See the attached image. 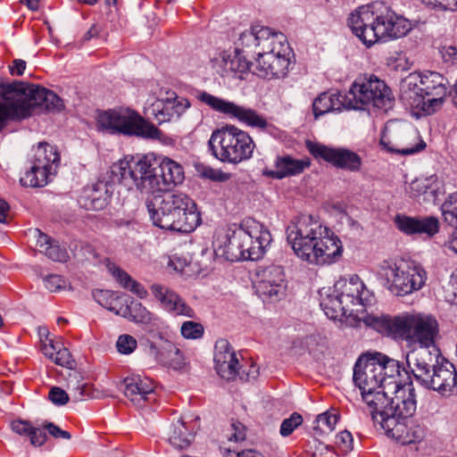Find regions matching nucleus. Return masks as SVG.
I'll return each instance as SVG.
<instances>
[{
	"instance_id": "nucleus-1",
	"label": "nucleus",
	"mask_w": 457,
	"mask_h": 457,
	"mask_svg": "<svg viewBox=\"0 0 457 457\" xmlns=\"http://www.w3.org/2000/svg\"><path fill=\"white\" fill-rule=\"evenodd\" d=\"M320 296V305L331 320L354 315L378 333L395 339L401 337L403 314L391 317L368 313L366 308L372 305L375 296L357 275L349 280L340 279L332 287L322 288Z\"/></svg>"
},
{
	"instance_id": "nucleus-2",
	"label": "nucleus",
	"mask_w": 457,
	"mask_h": 457,
	"mask_svg": "<svg viewBox=\"0 0 457 457\" xmlns=\"http://www.w3.org/2000/svg\"><path fill=\"white\" fill-rule=\"evenodd\" d=\"M286 233L296 256L311 264L331 263L342 254L338 237L312 215L297 217L287 226Z\"/></svg>"
},
{
	"instance_id": "nucleus-3",
	"label": "nucleus",
	"mask_w": 457,
	"mask_h": 457,
	"mask_svg": "<svg viewBox=\"0 0 457 457\" xmlns=\"http://www.w3.org/2000/svg\"><path fill=\"white\" fill-rule=\"evenodd\" d=\"M348 26L367 47L403 37L411 29L410 21L384 2L359 7L348 18Z\"/></svg>"
},
{
	"instance_id": "nucleus-4",
	"label": "nucleus",
	"mask_w": 457,
	"mask_h": 457,
	"mask_svg": "<svg viewBox=\"0 0 457 457\" xmlns=\"http://www.w3.org/2000/svg\"><path fill=\"white\" fill-rule=\"evenodd\" d=\"M62 100L52 90L14 80L0 82V132L9 120L25 119L37 110L59 112Z\"/></svg>"
},
{
	"instance_id": "nucleus-5",
	"label": "nucleus",
	"mask_w": 457,
	"mask_h": 457,
	"mask_svg": "<svg viewBox=\"0 0 457 457\" xmlns=\"http://www.w3.org/2000/svg\"><path fill=\"white\" fill-rule=\"evenodd\" d=\"M448 85V79L438 72H411L400 82V99L416 115H431L442 107Z\"/></svg>"
},
{
	"instance_id": "nucleus-6",
	"label": "nucleus",
	"mask_w": 457,
	"mask_h": 457,
	"mask_svg": "<svg viewBox=\"0 0 457 457\" xmlns=\"http://www.w3.org/2000/svg\"><path fill=\"white\" fill-rule=\"evenodd\" d=\"M409 393L400 391L394 401L388 403L386 410L382 413L372 415L375 426L384 430L386 436L401 440L403 444H415L423 440L426 436V428L423 425L411 422L407 419L411 417L417 408L415 388L409 386Z\"/></svg>"
},
{
	"instance_id": "nucleus-7",
	"label": "nucleus",
	"mask_w": 457,
	"mask_h": 457,
	"mask_svg": "<svg viewBox=\"0 0 457 457\" xmlns=\"http://www.w3.org/2000/svg\"><path fill=\"white\" fill-rule=\"evenodd\" d=\"M440 358L439 350H420L411 355V363L407 365L419 385L442 396H450L457 393V371L452 362L443 359L439 361Z\"/></svg>"
},
{
	"instance_id": "nucleus-8",
	"label": "nucleus",
	"mask_w": 457,
	"mask_h": 457,
	"mask_svg": "<svg viewBox=\"0 0 457 457\" xmlns=\"http://www.w3.org/2000/svg\"><path fill=\"white\" fill-rule=\"evenodd\" d=\"M159 156L154 153L126 155L111 167L112 180L142 193H156L159 188Z\"/></svg>"
},
{
	"instance_id": "nucleus-9",
	"label": "nucleus",
	"mask_w": 457,
	"mask_h": 457,
	"mask_svg": "<svg viewBox=\"0 0 457 457\" xmlns=\"http://www.w3.org/2000/svg\"><path fill=\"white\" fill-rule=\"evenodd\" d=\"M271 241V234L263 224L246 218L228 238L226 258L230 262L258 261L263 257Z\"/></svg>"
},
{
	"instance_id": "nucleus-10",
	"label": "nucleus",
	"mask_w": 457,
	"mask_h": 457,
	"mask_svg": "<svg viewBox=\"0 0 457 457\" xmlns=\"http://www.w3.org/2000/svg\"><path fill=\"white\" fill-rule=\"evenodd\" d=\"M255 143L248 132L227 124L214 129L208 140V150L218 161L239 164L253 157Z\"/></svg>"
},
{
	"instance_id": "nucleus-11",
	"label": "nucleus",
	"mask_w": 457,
	"mask_h": 457,
	"mask_svg": "<svg viewBox=\"0 0 457 457\" xmlns=\"http://www.w3.org/2000/svg\"><path fill=\"white\" fill-rule=\"evenodd\" d=\"M353 379L360 388L363 401L371 409V416L387 409L389 395L384 390L385 380L381 378V369L375 365L372 353H363L358 358Z\"/></svg>"
},
{
	"instance_id": "nucleus-12",
	"label": "nucleus",
	"mask_w": 457,
	"mask_h": 457,
	"mask_svg": "<svg viewBox=\"0 0 457 457\" xmlns=\"http://www.w3.org/2000/svg\"><path fill=\"white\" fill-rule=\"evenodd\" d=\"M378 275L384 286L396 295H406L420 290L426 283L427 271L413 262L384 261L379 267Z\"/></svg>"
},
{
	"instance_id": "nucleus-13",
	"label": "nucleus",
	"mask_w": 457,
	"mask_h": 457,
	"mask_svg": "<svg viewBox=\"0 0 457 457\" xmlns=\"http://www.w3.org/2000/svg\"><path fill=\"white\" fill-rule=\"evenodd\" d=\"M347 97L353 110H369L373 107L386 112L395 104L390 87L375 75L357 78L351 85Z\"/></svg>"
},
{
	"instance_id": "nucleus-14",
	"label": "nucleus",
	"mask_w": 457,
	"mask_h": 457,
	"mask_svg": "<svg viewBox=\"0 0 457 457\" xmlns=\"http://www.w3.org/2000/svg\"><path fill=\"white\" fill-rule=\"evenodd\" d=\"M97 123L101 129L113 135L156 139L162 134L154 125L130 109L104 111L98 115Z\"/></svg>"
},
{
	"instance_id": "nucleus-15",
	"label": "nucleus",
	"mask_w": 457,
	"mask_h": 457,
	"mask_svg": "<svg viewBox=\"0 0 457 457\" xmlns=\"http://www.w3.org/2000/svg\"><path fill=\"white\" fill-rule=\"evenodd\" d=\"M401 325L399 338L419 344L407 353V364L411 363V355L420 350H427L430 353L433 350H439L435 344V338L438 333V324L431 316L420 313H403Z\"/></svg>"
},
{
	"instance_id": "nucleus-16",
	"label": "nucleus",
	"mask_w": 457,
	"mask_h": 457,
	"mask_svg": "<svg viewBox=\"0 0 457 457\" xmlns=\"http://www.w3.org/2000/svg\"><path fill=\"white\" fill-rule=\"evenodd\" d=\"M60 154L55 146L41 142L31 150L30 167L20 179L21 186L43 187L56 173Z\"/></svg>"
},
{
	"instance_id": "nucleus-17",
	"label": "nucleus",
	"mask_w": 457,
	"mask_h": 457,
	"mask_svg": "<svg viewBox=\"0 0 457 457\" xmlns=\"http://www.w3.org/2000/svg\"><path fill=\"white\" fill-rule=\"evenodd\" d=\"M197 98L212 111L229 119L238 120L248 127L270 133L275 129L274 125L270 123L263 115L250 107L218 97L206 91L200 92Z\"/></svg>"
},
{
	"instance_id": "nucleus-18",
	"label": "nucleus",
	"mask_w": 457,
	"mask_h": 457,
	"mask_svg": "<svg viewBox=\"0 0 457 457\" xmlns=\"http://www.w3.org/2000/svg\"><path fill=\"white\" fill-rule=\"evenodd\" d=\"M256 74L267 79L285 78L292 64V50L284 35V40H273L267 49L257 52Z\"/></svg>"
},
{
	"instance_id": "nucleus-19",
	"label": "nucleus",
	"mask_w": 457,
	"mask_h": 457,
	"mask_svg": "<svg viewBox=\"0 0 457 457\" xmlns=\"http://www.w3.org/2000/svg\"><path fill=\"white\" fill-rule=\"evenodd\" d=\"M183 193L165 192L154 195L145 204L153 224L164 230L172 231L174 225H179V214L187 201Z\"/></svg>"
},
{
	"instance_id": "nucleus-20",
	"label": "nucleus",
	"mask_w": 457,
	"mask_h": 457,
	"mask_svg": "<svg viewBox=\"0 0 457 457\" xmlns=\"http://www.w3.org/2000/svg\"><path fill=\"white\" fill-rule=\"evenodd\" d=\"M306 148L315 159L324 160L336 168L357 172L362 165L361 156L347 148H334L310 140L306 141Z\"/></svg>"
},
{
	"instance_id": "nucleus-21",
	"label": "nucleus",
	"mask_w": 457,
	"mask_h": 457,
	"mask_svg": "<svg viewBox=\"0 0 457 457\" xmlns=\"http://www.w3.org/2000/svg\"><path fill=\"white\" fill-rule=\"evenodd\" d=\"M375 365L381 369V378L385 380L383 383L384 390L387 391V395H389V401H394L395 405V399L399 395L400 391H403L407 394L410 391L408 390L409 386H411L414 388L412 382L406 383L404 385H401V382L398 381V377L400 376L402 365L401 363L388 356L378 353H372Z\"/></svg>"
},
{
	"instance_id": "nucleus-22",
	"label": "nucleus",
	"mask_w": 457,
	"mask_h": 457,
	"mask_svg": "<svg viewBox=\"0 0 457 457\" xmlns=\"http://www.w3.org/2000/svg\"><path fill=\"white\" fill-rule=\"evenodd\" d=\"M166 98L157 99L151 107V112L161 124L179 120L190 107V102L175 92H167Z\"/></svg>"
},
{
	"instance_id": "nucleus-23",
	"label": "nucleus",
	"mask_w": 457,
	"mask_h": 457,
	"mask_svg": "<svg viewBox=\"0 0 457 457\" xmlns=\"http://www.w3.org/2000/svg\"><path fill=\"white\" fill-rule=\"evenodd\" d=\"M284 40V34L260 24L252 25L247 30L242 32L237 41V47L253 49L260 48V52L269 47V45L276 40Z\"/></svg>"
},
{
	"instance_id": "nucleus-24",
	"label": "nucleus",
	"mask_w": 457,
	"mask_h": 457,
	"mask_svg": "<svg viewBox=\"0 0 457 457\" xmlns=\"http://www.w3.org/2000/svg\"><path fill=\"white\" fill-rule=\"evenodd\" d=\"M151 292L162 309L176 316L194 318L195 311L174 291L160 284H153Z\"/></svg>"
},
{
	"instance_id": "nucleus-25",
	"label": "nucleus",
	"mask_w": 457,
	"mask_h": 457,
	"mask_svg": "<svg viewBox=\"0 0 457 457\" xmlns=\"http://www.w3.org/2000/svg\"><path fill=\"white\" fill-rule=\"evenodd\" d=\"M217 373L226 380H232L238 374V359L230 344L226 339L215 343L214 357Z\"/></svg>"
},
{
	"instance_id": "nucleus-26",
	"label": "nucleus",
	"mask_w": 457,
	"mask_h": 457,
	"mask_svg": "<svg viewBox=\"0 0 457 457\" xmlns=\"http://www.w3.org/2000/svg\"><path fill=\"white\" fill-rule=\"evenodd\" d=\"M124 395L134 404L142 407L154 395V386L148 378L131 375L123 379Z\"/></svg>"
},
{
	"instance_id": "nucleus-27",
	"label": "nucleus",
	"mask_w": 457,
	"mask_h": 457,
	"mask_svg": "<svg viewBox=\"0 0 457 457\" xmlns=\"http://www.w3.org/2000/svg\"><path fill=\"white\" fill-rule=\"evenodd\" d=\"M350 99L347 94L340 92H323L319 95L312 103V112L315 118H319L328 112H341L350 110Z\"/></svg>"
},
{
	"instance_id": "nucleus-28",
	"label": "nucleus",
	"mask_w": 457,
	"mask_h": 457,
	"mask_svg": "<svg viewBox=\"0 0 457 457\" xmlns=\"http://www.w3.org/2000/svg\"><path fill=\"white\" fill-rule=\"evenodd\" d=\"M158 170L159 188L156 192L168 191L170 187L181 184L185 179L182 165L162 155L159 156Z\"/></svg>"
},
{
	"instance_id": "nucleus-29",
	"label": "nucleus",
	"mask_w": 457,
	"mask_h": 457,
	"mask_svg": "<svg viewBox=\"0 0 457 457\" xmlns=\"http://www.w3.org/2000/svg\"><path fill=\"white\" fill-rule=\"evenodd\" d=\"M110 197L108 183L97 181L83 190L79 204L86 210L100 211L107 206Z\"/></svg>"
},
{
	"instance_id": "nucleus-30",
	"label": "nucleus",
	"mask_w": 457,
	"mask_h": 457,
	"mask_svg": "<svg viewBox=\"0 0 457 457\" xmlns=\"http://www.w3.org/2000/svg\"><path fill=\"white\" fill-rule=\"evenodd\" d=\"M309 159H295L288 154L277 156L274 167L275 170H268L265 174L275 179H282L287 177L299 175L305 169L310 167Z\"/></svg>"
},
{
	"instance_id": "nucleus-31",
	"label": "nucleus",
	"mask_w": 457,
	"mask_h": 457,
	"mask_svg": "<svg viewBox=\"0 0 457 457\" xmlns=\"http://www.w3.org/2000/svg\"><path fill=\"white\" fill-rule=\"evenodd\" d=\"M217 62L223 70V76L233 73L241 78L250 71L252 62L242 54V50L238 47L233 51H223L220 54Z\"/></svg>"
},
{
	"instance_id": "nucleus-32",
	"label": "nucleus",
	"mask_w": 457,
	"mask_h": 457,
	"mask_svg": "<svg viewBox=\"0 0 457 457\" xmlns=\"http://www.w3.org/2000/svg\"><path fill=\"white\" fill-rule=\"evenodd\" d=\"M406 139L418 140L415 144L403 145L402 147H394L391 145L390 138L387 135L386 129L381 132L379 145L383 150L402 155H410L422 151L426 147V143L420 138L416 129H411L404 133Z\"/></svg>"
},
{
	"instance_id": "nucleus-33",
	"label": "nucleus",
	"mask_w": 457,
	"mask_h": 457,
	"mask_svg": "<svg viewBox=\"0 0 457 457\" xmlns=\"http://www.w3.org/2000/svg\"><path fill=\"white\" fill-rule=\"evenodd\" d=\"M195 433L194 428L179 419L172 422L167 433L168 442L176 449H187L195 438Z\"/></svg>"
},
{
	"instance_id": "nucleus-34",
	"label": "nucleus",
	"mask_w": 457,
	"mask_h": 457,
	"mask_svg": "<svg viewBox=\"0 0 457 457\" xmlns=\"http://www.w3.org/2000/svg\"><path fill=\"white\" fill-rule=\"evenodd\" d=\"M116 315L145 325L150 324L153 319V314L141 303L129 298L124 299Z\"/></svg>"
},
{
	"instance_id": "nucleus-35",
	"label": "nucleus",
	"mask_w": 457,
	"mask_h": 457,
	"mask_svg": "<svg viewBox=\"0 0 457 457\" xmlns=\"http://www.w3.org/2000/svg\"><path fill=\"white\" fill-rule=\"evenodd\" d=\"M186 202L179 214V221L181 220V222L179 225H174L172 231L191 233L201 223V215L197 211L195 203L188 196Z\"/></svg>"
},
{
	"instance_id": "nucleus-36",
	"label": "nucleus",
	"mask_w": 457,
	"mask_h": 457,
	"mask_svg": "<svg viewBox=\"0 0 457 457\" xmlns=\"http://www.w3.org/2000/svg\"><path fill=\"white\" fill-rule=\"evenodd\" d=\"M436 180L437 178L435 175L412 180L410 184L411 196L417 198L421 195H429L434 197L438 189Z\"/></svg>"
},
{
	"instance_id": "nucleus-37",
	"label": "nucleus",
	"mask_w": 457,
	"mask_h": 457,
	"mask_svg": "<svg viewBox=\"0 0 457 457\" xmlns=\"http://www.w3.org/2000/svg\"><path fill=\"white\" fill-rule=\"evenodd\" d=\"M112 275L125 289L131 291L140 298H145L147 296L146 289L123 270L115 268L112 271Z\"/></svg>"
},
{
	"instance_id": "nucleus-38",
	"label": "nucleus",
	"mask_w": 457,
	"mask_h": 457,
	"mask_svg": "<svg viewBox=\"0 0 457 457\" xmlns=\"http://www.w3.org/2000/svg\"><path fill=\"white\" fill-rule=\"evenodd\" d=\"M95 301L104 308L116 314L124 299L110 290H96L93 292Z\"/></svg>"
},
{
	"instance_id": "nucleus-39",
	"label": "nucleus",
	"mask_w": 457,
	"mask_h": 457,
	"mask_svg": "<svg viewBox=\"0 0 457 457\" xmlns=\"http://www.w3.org/2000/svg\"><path fill=\"white\" fill-rule=\"evenodd\" d=\"M339 416L336 412L325 411L317 416L313 429L316 435L331 433L338 421Z\"/></svg>"
},
{
	"instance_id": "nucleus-40",
	"label": "nucleus",
	"mask_w": 457,
	"mask_h": 457,
	"mask_svg": "<svg viewBox=\"0 0 457 457\" xmlns=\"http://www.w3.org/2000/svg\"><path fill=\"white\" fill-rule=\"evenodd\" d=\"M416 235H425L432 237L438 233L440 224L439 220L435 216H417Z\"/></svg>"
},
{
	"instance_id": "nucleus-41",
	"label": "nucleus",
	"mask_w": 457,
	"mask_h": 457,
	"mask_svg": "<svg viewBox=\"0 0 457 457\" xmlns=\"http://www.w3.org/2000/svg\"><path fill=\"white\" fill-rule=\"evenodd\" d=\"M286 286H278L270 282H259L257 292L263 300L271 302L279 300L285 295Z\"/></svg>"
},
{
	"instance_id": "nucleus-42",
	"label": "nucleus",
	"mask_w": 457,
	"mask_h": 457,
	"mask_svg": "<svg viewBox=\"0 0 457 457\" xmlns=\"http://www.w3.org/2000/svg\"><path fill=\"white\" fill-rule=\"evenodd\" d=\"M444 220L457 228V192L452 194L441 206Z\"/></svg>"
},
{
	"instance_id": "nucleus-43",
	"label": "nucleus",
	"mask_w": 457,
	"mask_h": 457,
	"mask_svg": "<svg viewBox=\"0 0 457 457\" xmlns=\"http://www.w3.org/2000/svg\"><path fill=\"white\" fill-rule=\"evenodd\" d=\"M394 223L397 229L406 236L416 235L417 216H408L405 214H396Z\"/></svg>"
},
{
	"instance_id": "nucleus-44",
	"label": "nucleus",
	"mask_w": 457,
	"mask_h": 457,
	"mask_svg": "<svg viewBox=\"0 0 457 457\" xmlns=\"http://www.w3.org/2000/svg\"><path fill=\"white\" fill-rule=\"evenodd\" d=\"M180 332L184 338L195 340L204 336V328L201 323L187 320L182 323Z\"/></svg>"
},
{
	"instance_id": "nucleus-45",
	"label": "nucleus",
	"mask_w": 457,
	"mask_h": 457,
	"mask_svg": "<svg viewBox=\"0 0 457 457\" xmlns=\"http://www.w3.org/2000/svg\"><path fill=\"white\" fill-rule=\"evenodd\" d=\"M270 282L278 286H286L285 275L280 266H270L263 270L262 278L260 282Z\"/></svg>"
},
{
	"instance_id": "nucleus-46",
	"label": "nucleus",
	"mask_w": 457,
	"mask_h": 457,
	"mask_svg": "<svg viewBox=\"0 0 457 457\" xmlns=\"http://www.w3.org/2000/svg\"><path fill=\"white\" fill-rule=\"evenodd\" d=\"M137 346L136 338L130 335L123 334L120 335L116 342L117 351L121 354L132 353Z\"/></svg>"
},
{
	"instance_id": "nucleus-47",
	"label": "nucleus",
	"mask_w": 457,
	"mask_h": 457,
	"mask_svg": "<svg viewBox=\"0 0 457 457\" xmlns=\"http://www.w3.org/2000/svg\"><path fill=\"white\" fill-rule=\"evenodd\" d=\"M302 423L303 417L297 412L292 413L289 418L285 419L282 421L279 430L280 435L282 436H288Z\"/></svg>"
},
{
	"instance_id": "nucleus-48",
	"label": "nucleus",
	"mask_w": 457,
	"mask_h": 457,
	"mask_svg": "<svg viewBox=\"0 0 457 457\" xmlns=\"http://www.w3.org/2000/svg\"><path fill=\"white\" fill-rule=\"evenodd\" d=\"M44 285L50 292H58L65 289L68 282L60 275L51 274L44 278Z\"/></svg>"
},
{
	"instance_id": "nucleus-49",
	"label": "nucleus",
	"mask_w": 457,
	"mask_h": 457,
	"mask_svg": "<svg viewBox=\"0 0 457 457\" xmlns=\"http://www.w3.org/2000/svg\"><path fill=\"white\" fill-rule=\"evenodd\" d=\"M45 254L54 262H66L68 259V253L65 249L61 248L55 242L50 245H46V249L44 250Z\"/></svg>"
},
{
	"instance_id": "nucleus-50",
	"label": "nucleus",
	"mask_w": 457,
	"mask_h": 457,
	"mask_svg": "<svg viewBox=\"0 0 457 457\" xmlns=\"http://www.w3.org/2000/svg\"><path fill=\"white\" fill-rule=\"evenodd\" d=\"M422 3L432 8L445 11L457 10V0H421Z\"/></svg>"
},
{
	"instance_id": "nucleus-51",
	"label": "nucleus",
	"mask_w": 457,
	"mask_h": 457,
	"mask_svg": "<svg viewBox=\"0 0 457 457\" xmlns=\"http://www.w3.org/2000/svg\"><path fill=\"white\" fill-rule=\"evenodd\" d=\"M53 361L60 366L71 368L74 361L67 348L59 346L55 352Z\"/></svg>"
},
{
	"instance_id": "nucleus-52",
	"label": "nucleus",
	"mask_w": 457,
	"mask_h": 457,
	"mask_svg": "<svg viewBox=\"0 0 457 457\" xmlns=\"http://www.w3.org/2000/svg\"><path fill=\"white\" fill-rule=\"evenodd\" d=\"M245 427L240 422H232L230 425V432L227 434L228 441L240 442L245 439Z\"/></svg>"
},
{
	"instance_id": "nucleus-53",
	"label": "nucleus",
	"mask_w": 457,
	"mask_h": 457,
	"mask_svg": "<svg viewBox=\"0 0 457 457\" xmlns=\"http://www.w3.org/2000/svg\"><path fill=\"white\" fill-rule=\"evenodd\" d=\"M353 436L349 431L345 430L337 435L336 445L342 452L347 453L351 451L353 449Z\"/></svg>"
},
{
	"instance_id": "nucleus-54",
	"label": "nucleus",
	"mask_w": 457,
	"mask_h": 457,
	"mask_svg": "<svg viewBox=\"0 0 457 457\" xmlns=\"http://www.w3.org/2000/svg\"><path fill=\"white\" fill-rule=\"evenodd\" d=\"M42 428L47 430L50 436L54 438L71 439V435L69 431L62 430L60 427L50 421H45L42 423Z\"/></svg>"
},
{
	"instance_id": "nucleus-55",
	"label": "nucleus",
	"mask_w": 457,
	"mask_h": 457,
	"mask_svg": "<svg viewBox=\"0 0 457 457\" xmlns=\"http://www.w3.org/2000/svg\"><path fill=\"white\" fill-rule=\"evenodd\" d=\"M44 430L45 429L42 428V426L40 428L32 426L28 437L33 446L39 447L46 443L47 436Z\"/></svg>"
},
{
	"instance_id": "nucleus-56",
	"label": "nucleus",
	"mask_w": 457,
	"mask_h": 457,
	"mask_svg": "<svg viewBox=\"0 0 457 457\" xmlns=\"http://www.w3.org/2000/svg\"><path fill=\"white\" fill-rule=\"evenodd\" d=\"M72 398L75 402L84 401L87 397H91L92 389L87 383H79L71 390Z\"/></svg>"
},
{
	"instance_id": "nucleus-57",
	"label": "nucleus",
	"mask_w": 457,
	"mask_h": 457,
	"mask_svg": "<svg viewBox=\"0 0 457 457\" xmlns=\"http://www.w3.org/2000/svg\"><path fill=\"white\" fill-rule=\"evenodd\" d=\"M49 400L55 405H64L69 401L68 394L58 386H54L49 392Z\"/></svg>"
},
{
	"instance_id": "nucleus-58",
	"label": "nucleus",
	"mask_w": 457,
	"mask_h": 457,
	"mask_svg": "<svg viewBox=\"0 0 457 457\" xmlns=\"http://www.w3.org/2000/svg\"><path fill=\"white\" fill-rule=\"evenodd\" d=\"M11 429L23 436H29L32 425L29 421L24 420H15L10 423Z\"/></svg>"
},
{
	"instance_id": "nucleus-59",
	"label": "nucleus",
	"mask_w": 457,
	"mask_h": 457,
	"mask_svg": "<svg viewBox=\"0 0 457 457\" xmlns=\"http://www.w3.org/2000/svg\"><path fill=\"white\" fill-rule=\"evenodd\" d=\"M441 54L444 62L449 64L457 62V48L453 46H445L441 49Z\"/></svg>"
},
{
	"instance_id": "nucleus-60",
	"label": "nucleus",
	"mask_w": 457,
	"mask_h": 457,
	"mask_svg": "<svg viewBox=\"0 0 457 457\" xmlns=\"http://www.w3.org/2000/svg\"><path fill=\"white\" fill-rule=\"evenodd\" d=\"M204 175L212 181L224 182L229 179L230 174L219 170L208 169Z\"/></svg>"
},
{
	"instance_id": "nucleus-61",
	"label": "nucleus",
	"mask_w": 457,
	"mask_h": 457,
	"mask_svg": "<svg viewBox=\"0 0 457 457\" xmlns=\"http://www.w3.org/2000/svg\"><path fill=\"white\" fill-rule=\"evenodd\" d=\"M237 375L240 379L245 381L254 380L259 375V368L256 364H251L246 372L245 370H243L242 373L238 371Z\"/></svg>"
},
{
	"instance_id": "nucleus-62",
	"label": "nucleus",
	"mask_w": 457,
	"mask_h": 457,
	"mask_svg": "<svg viewBox=\"0 0 457 457\" xmlns=\"http://www.w3.org/2000/svg\"><path fill=\"white\" fill-rule=\"evenodd\" d=\"M10 73L14 76H21L26 69V62L21 59H15L10 67Z\"/></svg>"
},
{
	"instance_id": "nucleus-63",
	"label": "nucleus",
	"mask_w": 457,
	"mask_h": 457,
	"mask_svg": "<svg viewBox=\"0 0 457 457\" xmlns=\"http://www.w3.org/2000/svg\"><path fill=\"white\" fill-rule=\"evenodd\" d=\"M36 233L37 234V245L39 247V251L43 253L44 250L46 249V245H50L53 241L47 235L42 233L39 229H36Z\"/></svg>"
},
{
	"instance_id": "nucleus-64",
	"label": "nucleus",
	"mask_w": 457,
	"mask_h": 457,
	"mask_svg": "<svg viewBox=\"0 0 457 457\" xmlns=\"http://www.w3.org/2000/svg\"><path fill=\"white\" fill-rule=\"evenodd\" d=\"M60 345H54L52 340H50L49 344H45L42 347L43 353L48 357L49 359L53 360L55 352L58 350Z\"/></svg>"
}]
</instances>
